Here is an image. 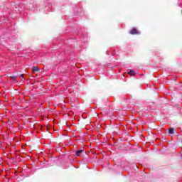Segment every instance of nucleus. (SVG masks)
Segmentation results:
<instances>
[{"label":"nucleus","instance_id":"6","mask_svg":"<svg viewBox=\"0 0 182 182\" xmlns=\"http://www.w3.org/2000/svg\"><path fill=\"white\" fill-rule=\"evenodd\" d=\"M10 79H12V80L15 81L16 80V76H10Z\"/></svg>","mask_w":182,"mask_h":182},{"label":"nucleus","instance_id":"2","mask_svg":"<svg viewBox=\"0 0 182 182\" xmlns=\"http://www.w3.org/2000/svg\"><path fill=\"white\" fill-rule=\"evenodd\" d=\"M83 151H85L83 149H80V150L76 151L75 156L76 157L80 156V154H82V153H83Z\"/></svg>","mask_w":182,"mask_h":182},{"label":"nucleus","instance_id":"1","mask_svg":"<svg viewBox=\"0 0 182 182\" xmlns=\"http://www.w3.org/2000/svg\"><path fill=\"white\" fill-rule=\"evenodd\" d=\"M129 33L131 35H139V33H140V31H137V28H132Z\"/></svg>","mask_w":182,"mask_h":182},{"label":"nucleus","instance_id":"4","mask_svg":"<svg viewBox=\"0 0 182 182\" xmlns=\"http://www.w3.org/2000/svg\"><path fill=\"white\" fill-rule=\"evenodd\" d=\"M35 72H39V68L38 67H33V73H35Z\"/></svg>","mask_w":182,"mask_h":182},{"label":"nucleus","instance_id":"3","mask_svg":"<svg viewBox=\"0 0 182 182\" xmlns=\"http://www.w3.org/2000/svg\"><path fill=\"white\" fill-rule=\"evenodd\" d=\"M175 132H176V129L174 128H169L168 129L169 134H174Z\"/></svg>","mask_w":182,"mask_h":182},{"label":"nucleus","instance_id":"7","mask_svg":"<svg viewBox=\"0 0 182 182\" xmlns=\"http://www.w3.org/2000/svg\"><path fill=\"white\" fill-rule=\"evenodd\" d=\"M21 77H23V74H21Z\"/></svg>","mask_w":182,"mask_h":182},{"label":"nucleus","instance_id":"5","mask_svg":"<svg viewBox=\"0 0 182 182\" xmlns=\"http://www.w3.org/2000/svg\"><path fill=\"white\" fill-rule=\"evenodd\" d=\"M129 75H134V70H130L129 72L128 73Z\"/></svg>","mask_w":182,"mask_h":182}]
</instances>
